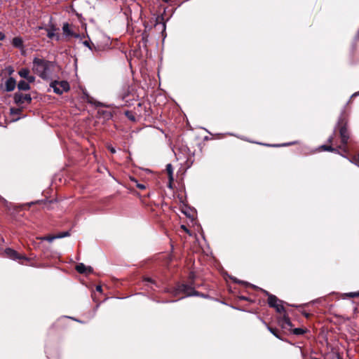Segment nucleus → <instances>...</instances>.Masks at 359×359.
I'll use <instances>...</instances> for the list:
<instances>
[{
	"label": "nucleus",
	"mask_w": 359,
	"mask_h": 359,
	"mask_svg": "<svg viewBox=\"0 0 359 359\" xmlns=\"http://www.w3.org/2000/svg\"><path fill=\"white\" fill-rule=\"evenodd\" d=\"M69 236V231H65V232H62V233H57L56 235V237H57L58 238H64V237H66V236Z\"/></svg>",
	"instance_id": "b1692460"
},
{
	"label": "nucleus",
	"mask_w": 359,
	"mask_h": 359,
	"mask_svg": "<svg viewBox=\"0 0 359 359\" xmlns=\"http://www.w3.org/2000/svg\"><path fill=\"white\" fill-rule=\"evenodd\" d=\"M54 93L62 95L64 92H67L70 89L69 84L66 81H54L50 84Z\"/></svg>",
	"instance_id": "7ed1b4c3"
},
{
	"label": "nucleus",
	"mask_w": 359,
	"mask_h": 359,
	"mask_svg": "<svg viewBox=\"0 0 359 359\" xmlns=\"http://www.w3.org/2000/svg\"><path fill=\"white\" fill-rule=\"evenodd\" d=\"M345 295L350 298L358 297H359V292H348V293H346Z\"/></svg>",
	"instance_id": "5701e85b"
},
{
	"label": "nucleus",
	"mask_w": 359,
	"mask_h": 359,
	"mask_svg": "<svg viewBox=\"0 0 359 359\" xmlns=\"http://www.w3.org/2000/svg\"><path fill=\"white\" fill-rule=\"evenodd\" d=\"M107 148L111 151V153H112V154H115L116 153V149L113 147L108 146Z\"/></svg>",
	"instance_id": "c756f323"
},
{
	"label": "nucleus",
	"mask_w": 359,
	"mask_h": 359,
	"mask_svg": "<svg viewBox=\"0 0 359 359\" xmlns=\"http://www.w3.org/2000/svg\"><path fill=\"white\" fill-rule=\"evenodd\" d=\"M18 74L22 78L26 79L29 74V70L27 68H22L19 71Z\"/></svg>",
	"instance_id": "f3484780"
},
{
	"label": "nucleus",
	"mask_w": 359,
	"mask_h": 359,
	"mask_svg": "<svg viewBox=\"0 0 359 359\" xmlns=\"http://www.w3.org/2000/svg\"><path fill=\"white\" fill-rule=\"evenodd\" d=\"M263 293L268 297V304L270 307L274 306L275 304L280 302V300L276 296L270 294L265 290H262Z\"/></svg>",
	"instance_id": "6e6552de"
},
{
	"label": "nucleus",
	"mask_w": 359,
	"mask_h": 359,
	"mask_svg": "<svg viewBox=\"0 0 359 359\" xmlns=\"http://www.w3.org/2000/svg\"><path fill=\"white\" fill-rule=\"evenodd\" d=\"M268 329L274 336H276V337H279L277 334L278 330L276 329L270 327H268Z\"/></svg>",
	"instance_id": "393cba45"
},
{
	"label": "nucleus",
	"mask_w": 359,
	"mask_h": 359,
	"mask_svg": "<svg viewBox=\"0 0 359 359\" xmlns=\"http://www.w3.org/2000/svg\"><path fill=\"white\" fill-rule=\"evenodd\" d=\"M320 148L327 151H336L337 149L332 148L331 146H327V145H322Z\"/></svg>",
	"instance_id": "4be33fe9"
},
{
	"label": "nucleus",
	"mask_w": 359,
	"mask_h": 359,
	"mask_svg": "<svg viewBox=\"0 0 359 359\" xmlns=\"http://www.w3.org/2000/svg\"><path fill=\"white\" fill-rule=\"evenodd\" d=\"M51 62L34 57L33 60L32 71L43 79H48L50 74Z\"/></svg>",
	"instance_id": "f257e3e1"
},
{
	"label": "nucleus",
	"mask_w": 359,
	"mask_h": 359,
	"mask_svg": "<svg viewBox=\"0 0 359 359\" xmlns=\"http://www.w3.org/2000/svg\"><path fill=\"white\" fill-rule=\"evenodd\" d=\"M37 203V201H36V202H32L31 203H29V205H32V204H34V203Z\"/></svg>",
	"instance_id": "58836bf2"
},
{
	"label": "nucleus",
	"mask_w": 359,
	"mask_h": 359,
	"mask_svg": "<svg viewBox=\"0 0 359 359\" xmlns=\"http://www.w3.org/2000/svg\"><path fill=\"white\" fill-rule=\"evenodd\" d=\"M358 159L359 160V153H358Z\"/></svg>",
	"instance_id": "c03bdc74"
},
{
	"label": "nucleus",
	"mask_w": 359,
	"mask_h": 359,
	"mask_svg": "<svg viewBox=\"0 0 359 359\" xmlns=\"http://www.w3.org/2000/svg\"><path fill=\"white\" fill-rule=\"evenodd\" d=\"M62 30L64 32V34L67 36H74L75 38L79 37V34H73V32H72V30L69 27V25L68 23H65L63 25Z\"/></svg>",
	"instance_id": "ddd939ff"
},
{
	"label": "nucleus",
	"mask_w": 359,
	"mask_h": 359,
	"mask_svg": "<svg viewBox=\"0 0 359 359\" xmlns=\"http://www.w3.org/2000/svg\"><path fill=\"white\" fill-rule=\"evenodd\" d=\"M130 86H126L123 88L121 92L119 93L118 97L124 102L126 104L128 103V97L130 95Z\"/></svg>",
	"instance_id": "0eeeda50"
},
{
	"label": "nucleus",
	"mask_w": 359,
	"mask_h": 359,
	"mask_svg": "<svg viewBox=\"0 0 359 359\" xmlns=\"http://www.w3.org/2000/svg\"><path fill=\"white\" fill-rule=\"evenodd\" d=\"M130 118L132 119V120H134L135 118L132 116H130Z\"/></svg>",
	"instance_id": "79ce46f5"
},
{
	"label": "nucleus",
	"mask_w": 359,
	"mask_h": 359,
	"mask_svg": "<svg viewBox=\"0 0 359 359\" xmlns=\"http://www.w3.org/2000/svg\"><path fill=\"white\" fill-rule=\"evenodd\" d=\"M14 72L13 69L12 67L8 68V74H11Z\"/></svg>",
	"instance_id": "2f4dec72"
},
{
	"label": "nucleus",
	"mask_w": 359,
	"mask_h": 359,
	"mask_svg": "<svg viewBox=\"0 0 359 359\" xmlns=\"http://www.w3.org/2000/svg\"><path fill=\"white\" fill-rule=\"evenodd\" d=\"M16 86V81L14 78H8L5 83L6 90L7 92L13 91Z\"/></svg>",
	"instance_id": "9d476101"
},
{
	"label": "nucleus",
	"mask_w": 359,
	"mask_h": 359,
	"mask_svg": "<svg viewBox=\"0 0 359 359\" xmlns=\"http://www.w3.org/2000/svg\"><path fill=\"white\" fill-rule=\"evenodd\" d=\"M137 187L141 190H144L146 189V186L144 184L139 183L137 184Z\"/></svg>",
	"instance_id": "cd10ccee"
},
{
	"label": "nucleus",
	"mask_w": 359,
	"mask_h": 359,
	"mask_svg": "<svg viewBox=\"0 0 359 359\" xmlns=\"http://www.w3.org/2000/svg\"><path fill=\"white\" fill-rule=\"evenodd\" d=\"M180 293H184L186 296H201L203 297H205L206 296L204 294H201L198 292L196 291L194 288L191 285L187 284H182L179 285L175 290L174 291V294L177 295Z\"/></svg>",
	"instance_id": "f03ea898"
},
{
	"label": "nucleus",
	"mask_w": 359,
	"mask_h": 359,
	"mask_svg": "<svg viewBox=\"0 0 359 359\" xmlns=\"http://www.w3.org/2000/svg\"><path fill=\"white\" fill-rule=\"evenodd\" d=\"M18 88L20 90H28L30 89V86L27 82L22 80L18 82Z\"/></svg>",
	"instance_id": "4468645a"
},
{
	"label": "nucleus",
	"mask_w": 359,
	"mask_h": 359,
	"mask_svg": "<svg viewBox=\"0 0 359 359\" xmlns=\"http://www.w3.org/2000/svg\"><path fill=\"white\" fill-rule=\"evenodd\" d=\"M76 270L79 273H90L93 272V268L91 266H86L83 263H79L76 266Z\"/></svg>",
	"instance_id": "1a4fd4ad"
},
{
	"label": "nucleus",
	"mask_w": 359,
	"mask_h": 359,
	"mask_svg": "<svg viewBox=\"0 0 359 359\" xmlns=\"http://www.w3.org/2000/svg\"><path fill=\"white\" fill-rule=\"evenodd\" d=\"M56 238H58L57 237H56V235H55V236H44V237L40 238L41 240H42V241H47L48 242H52V241H53Z\"/></svg>",
	"instance_id": "aec40b11"
},
{
	"label": "nucleus",
	"mask_w": 359,
	"mask_h": 359,
	"mask_svg": "<svg viewBox=\"0 0 359 359\" xmlns=\"http://www.w3.org/2000/svg\"><path fill=\"white\" fill-rule=\"evenodd\" d=\"M14 101L17 104H23L30 103L32 97L29 94H22V93H15L14 95Z\"/></svg>",
	"instance_id": "20e7f679"
},
{
	"label": "nucleus",
	"mask_w": 359,
	"mask_h": 359,
	"mask_svg": "<svg viewBox=\"0 0 359 359\" xmlns=\"http://www.w3.org/2000/svg\"><path fill=\"white\" fill-rule=\"evenodd\" d=\"M12 44L16 48H20L22 46V40L20 37H14L12 41Z\"/></svg>",
	"instance_id": "dca6fc26"
},
{
	"label": "nucleus",
	"mask_w": 359,
	"mask_h": 359,
	"mask_svg": "<svg viewBox=\"0 0 359 359\" xmlns=\"http://www.w3.org/2000/svg\"><path fill=\"white\" fill-rule=\"evenodd\" d=\"M5 254L7 255L8 257L14 260H20L22 259H27V258H25L24 256L18 255V253L15 250L11 248H6L5 250Z\"/></svg>",
	"instance_id": "423d86ee"
},
{
	"label": "nucleus",
	"mask_w": 359,
	"mask_h": 359,
	"mask_svg": "<svg viewBox=\"0 0 359 359\" xmlns=\"http://www.w3.org/2000/svg\"><path fill=\"white\" fill-rule=\"evenodd\" d=\"M83 44L85 46L88 47V48L90 50H97V48H96V47L94 46V44L90 45V42H89L88 41H84L83 42Z\"/></svg>",
	"instance_id": "412c9836"
},
{
	"label": "nucleus",
	"mask_w": 359,
	"mask_h": 359,
	"mask_svg": "<svg viewBox=\"0 0 359 359\" xmlns=\"http://www.w3.org/2000/svg\"><path fill=\"white\" fill-rule=\"evenodd\" d=\"M283 304V302L280 300V302L275 304V306H272V308H274L278 313H284L285 310Z\"/></svg>",
	"instance_id": "2eb2a0df"
},
{
	"label": "nucleus",
	"mask_w": 359,
	"mask_h": 359,
	"mask_svg": "<svg viewBox=\"0 0 359 359\" xmlns=\"http://www.w3.org/2000/svg\"><path fill=\"white\" fill-rule=\"evenodd\" d=\"M20 112V109H14V108L11 109V113L13 114H18Z\"/></svg>",
	"instance_id": "bb28decb"
},
{
	"label": "nucleus",
	"mask_w": 359,
	"mask_h": 359,
	"mask_svg": "<svg viewBox=\"0 0 359 359\" xmlns=\"http://www.w3.org/2000/svg\"><path fill=\"white\" fill-rule=\"evenodd\" d=\"M96 290L97 291H101L102 290V287L100 285H98V286H97Z\"/></svg>",
	"instance_id": "c9c22d12"
},
{
	"label": "nucleus",
	"mask_w": 359,
	"mask_h": 359,
	"mask_svg": "<svg viewBox=\"0 0 359 359\" xmlns=\"http://www.w3.org/2000/svg\"><path fill=\"white\" fill-rule=\"evenodd\" d=\"M26 79L27 80V81H28L27 83H32V82H34V81L35 78H34V76H30V75L29 74V75H28V77H27V78H26Z\"/></svg>",
	"instance_id": "a878e982"
},
{
	"label": "nucleus",
	"mask_w": 359,
	"mask_h": 359,
	"mask_svg": "<svg viewBox=\"0 0 359 359\" xmlns=\"http://www.w3.org/2000/svg\"><path fill=\"white\" fill-rule=\"evenodd\" d=\"M166 170L168 173L170 180V181L172 180H173V178H172L173 169H172V166L170 163H168L166 165Z\"/></svg>",
	"instance_id": "a211bd4d"
},
{
	"label": "nucleus",
	"mask_w": 359,
	"mask_h": 359,
	"mask_svg": "<svg viewBox=\"0 0 359 359\" xmlns=\"http://www.w3.org/2000/svg\"><path fill=\"white\" fill-rule=\"evenodd\" d=\"M163 1L164 2H165V3H168V2H169L170 0H163Z\"/></svg>",
	"instance_id": "4c0bfd02"
},
{
	"label": "nucleus",
	"mask_w": 359,
	"mask_h": 359,
	"mask_svg": "<svg viewBox=\"0 0 359 359\" xmlns=\"http://www.w3.org/2000/svg\"><path fill=\"white\" fill-rule=\"evenodd\" d=\"M144 281L155 284V282L150 278H145Z\"/></svg>",
	"instance_id": "c85d7f7f"
},
{
	"label": "nucleus",
	"mask_w": 359,
	"mask_h": 359,
	"mask_svg": "<svg viewBox=\"0 0 359 359\" xmlns=\"http://www.w3.org/2000/svg\"><path fill=\"white\" fill-rule=\"evenodd\" d=\"M47 31V36L49 39H53L55 38L57 41H59L60 39V34L57 33H55V31L57 29L52 25L50 28L46 29Z\"/></svg>",
	"instance_id": "9b49d317"
},
{
	"label": "nucleus",
	"mask_w": 359,
	"mask_h": 359,
	"mask_svg": "<svg viewBox=\"0 0 359 359\" xmlns=\"http://www.w3.org/2000/svg\"><path fill=\"white\" fill-rule=\"evenodd\" d=\"M182 228L184 230H185L187 232H188V233H189V230L187 229V228L185 226L182 225Z\"/></svg>",
	"instance_id": "f704fd0d"
},
{
	"label": "nucleus",
	"mask_w": 359,
	"mask_h": 359,
	"mask_svg": "<svg viewBox=\"0 0 359 359\" xmlns=\"http://www.w3.org/2000/svg\"><path fill=\"white\" fill-rule=\"evenodd\" d=\"M290 143H287V144H283V146H287V145H290Z\"/></svg>",
	"instance_id": "ea45409f"
},
{
	"label": "nucleus",
	"mask_w": 359,
	"mask_h": 359,
	"mask_svg": "<svg viewBox=\"0 0 359 359\" xmlns=\"http://www.w3.org/2000/svg\"><path fill=\"white\" fill-rule=\"evenodd\" d=\"M356 95H359V91L358 92H356L355 93L353 96H356Z\"/></svg>",
	"instance_id": "e433bc0d"
},
{
	"label": "nucleus",
	"mask_w": 359,
	"mask_h": 359,
	"mask_svg": "<svg viewBox=\"0 0 359 359\" xmlns=\"http://www.w3.org/2000/svg\"><path fill=\"white\" fill-rule=\"evenodd\" d=\"M339 135L341 140V143L344 146L346 145L349 139V133L346 126H343L339 129Z\"/></svg>",
	"instance_id": "39448f33"
},
{
	"label": "nucleus",
	"mask_w": 359,
	"mask_h": 359,
	"mask_svg": "<svg viewBox=\"0 0 359 359\" xmlns=\"http://www.w3.org/2000/svg\"><path fill=\"white\" fill-rule=\"evenodd\" d=\"M182 228L184 230H185L187 232H188V233H189V230L187 229V228L185 226L182 225Z\"/></svg>",
	"instance_id": "72a5a7b5"
},
{
	"label": "nucleus",
	"mask_w": 359,
	"mask_h": 359,
	"mask_svg": "<svg viewBox=\"0 0 359 359\" xmlns=\"http://www.w3.org/2000/svg\"><path fill=\"white\" fill-rule=\"evenodd\" d=\"M306 332V330L303 328H294L292 333L295 335H302Z\"/></svg>",
	"instance_id": "6ab92c4d"
},
{
	"label": "nucleus",
	"mask_w": 359,
	"mask_h": 359,
	"mask_svg": "<svg viewBox=\"0 0 359 359\" xmlns=\"http://www.w3.org/2000/svg\"><path fill=\"white\" fill-rule=\"evenodd\" d=\"M279 323L285 329H286L287 327H292V324L289 317L287 316L286 315H284L283 317H281L280 318Z\"/></svg>",
	"instance_id": "f8f14e48"
},
{
	"label": "nucleus",
	"mask_w": 359,
	"mask_h": 359,
	"mask_svg": "<svg viewBox=\"0 0 359 359\" xmlns=\"http://www.w3.org/2000/svg\"><path fill=\"white\" fill-rule=\"evenodd\" d=\"M304 315H305V316H306V318H308V317H309V314H308V313H305Z\"/></svg>",
	"instance_id": "a19ab883"
},
{
	"label": "nucleus",
	"mask_w": 359,
	"mask_h": 359,
	"mask_svg": "<svg viewBox=\"0 0 359 359\" xmlns=\"http://www.w3.org/2000/svg\"><path fill=\"white\" fill-rule=\"evenodd\" d=\"M333 140V136H330L329 138H328V142L331 143Z\"/></svg>",
	"instance_id": "473e14b6"
},
{
	"label": "nucleus",
	"mask_w": 359,
	"mask_h": 359,
	"mask_svg": "<svg viewBox=\"0 0 359 359\" xmlns=\"http://www.w3.org/2000/svg\"><path fill=\"white\" fill-rule=\"evenodd\" d=\"M130 118L132 119V120H134L135 118L132 116H130Z\"/></svg>",
	"instance_id": "37998d69"
},
{
	"label": "nucleus",
	"mask_w": 359,
	"mask_h": 359,
	"mask_svg": "<svg viewBox=\"0 0 359 359\" xmlns=\"http://www.w3.org/2000/svg\"><path fill=\"white\" fill-rule=\"evenodd\" d=\"M233 282H235V283H241V284H245V283L244 281H240V280H238L237 278H233Z\"/></svg>",
	"instance_id": "7c9ffc66"
},
{
	"label": "nucleus",
	"mask_w": 359,
	"mask_h": 359,
	"mask_svg": "<svg viewBox=\"0 0 359 359\" xmlns=\"http://www.w3.org/2000/svg\"><path fill=\"white\" fill-rule=\"evenodd\" d=\"M359 166V164H357Z\"/></svg>",
	"instance_id": "a18cd8bd"
}]
</instances>
